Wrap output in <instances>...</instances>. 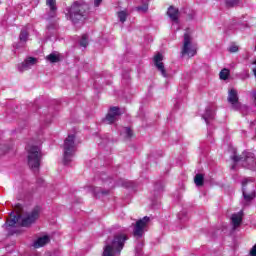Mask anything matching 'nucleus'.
<instances>
[{
    "instance_id": "f257e3e1",
    "label": "nucleus",
    "mask_w": 256,
    "mask_h": 256,
    "mask_svg": "<svg viewBox=\"0 0 256 256\" xmlns=\"http://www.w3.org/2000/svg\"><path fill=\"white\" fill-rule=\"evenodd\" d=\"M128 239L124 233H117L113 238H108L102 256L121 255V251L125 247V241Z\"/></svg>"
},
{
    "instance_id": "f03ea898",
    "label": "nucleus",
    "mask_w": 256,
    "mask_h": 256,
    "mask_svg": "<svg viewBox=\"0 0 256 256\" xmlns=\"http://www.w3.org/2000/svg\"><path fill=\"white\" fill-rule=\"evenodd\" d=\"M26 151L28 167H30L32 171H39V167H41V159H43L41 147L37 145H28Z\"/></svg>"
},
{
    "instance_id": "7ed1b4c3",
    "label": "nucleus",
    "mask_w": 256,
    "mask_h": 256,
    "mask_svg": "<svg viewBox=\"0 0 256 256\" xmlns=\"http://www.w3.org/2000/svg\"><path fill=\"white\" fill-rule=\"evenodd\" d=\"M89 11V5L83 1H76L72 4L69 10V19L72 23L77 24L79 21H83L87 17Z\"/></svg>"
},
{
    "instance_id": "20e7f679",
    "label": "nucleus",
    "mask_w": 256,
    "mask_h": 256,
    "mask_svg": "<svg viewBox=\"0 0 256 256\" xmlns=\"http://www.w3.org/2000/svg\"><path fill=\"white\" fill-rule=\"evenodd\" d=\"M77 148L75 147V135H68L64 140L63 145V163L64 165H69L73 158L75 157V152Z\"/></svg>"
},
{
    "instance_id": "39448f33",
    "label": "nucleus",
    "mask_w": 256,
    "mask_h": 256,
    "mask_svg": "<svg viewBox=\"0 0 256 256\" xmlns=\"http://www.w3.org/2000/svg\"><path fill=\"white\" fill-rule=\"evenodd\" d=\"M242 195L244 198L243 205L245 206L255 199V184H253V180L244 179L242 181Z\"/></svg>"
},
{
    "instance_id": "423d86ee",
    "label": "nucleus",
    "mask_w": 256,
    "mask_h": 256,
    "mask_svg": "<svg viewBox=\"0 0 256 256\" xmlns=\"http://www.w3.org/2000/svg\"><path fill=\"white\" fill-rule=\"evenodd\" d=\"M231 159H233L234 163H239V161H241L243 167L246 169H255L256 158L255 154L252 152L244 151L240 156L234 154Z\"/></svg>"
},
{
    "instance_id": "0eeeda50",
    "label": "nucleus",
    "mask_w": 256,
    "mask_h": 256,
    "mask_svg": "<svg viewBox=\"0 0 256 256\" xmlns=\"http://www.w3.org/2000/svg\"><path fill=\"white\" fill-rule=\"evenodd\" d=\"M197 55V48L191 43V35L189 33L184 34V41L181 50V57H195Z\"/></svg>"
},
{
    "instance_id": "6e6552de",
    "label": "nucleus",
    "mask_w": 256,
    "mask_h": 256,
    "mask_svg": "<svg viewBox=\"0 0 256 256\" xmlns=\"http://www.w3.org/2000/svg\"><path fill=\"white\" fill-rule=\"evenodd\" d=\"M228 103H230L231 108L234 111H247V106L241 105V102H239V94L237 93V90L235 89H230L228 91V98H227Z\"/></svg>"
},
{
    "instance_id": "1a4fd4ad",
    "label": "nucleus",
    "mask_w": 256,
    "mask_h": 256,
    "mask_svg": "<svg viewBox=\"0 0 256 256\" xmlns=\"http://www.w3.org/2000/svg\"><path fill=\"white\" fill-rule=\"evenodd\" d=\"M39 215H41V208L37 206L32 211L25 214V216L21 219L20 225L22 227H31L33 223L39 219Z\"/></svg>"
},
{
    "instance_id": "9d476101",
    "label": "nucleus",
    "mask_w": 256,
    "mask_h": 256,
    "mask_svg": "<svg viewBox=\"0 0 256 256\" xmlns=\"http://www.w3.org/2000/svg\"><path fill=\"white\" fill-rule=\"evenodd\" d=\"M149 221H151V219L145 216L136 222L133 230L134 237H137V239H141V237H143L145 231H147V225H149Z\"/></svg>"
},
{
    "instance_id": "9b49d317",
    "label": "nucleus",
    "mask_w": 256,
    "mask_h": 256,
    "mask_svg": "<svg viewBox=\"0 0 256 256\" xmlns=\"http://www.w3.org/2000/svg\"><path fill=\"white\" fill-rule=\"evenodd\" d=\"M119 117H121V110L119 107H111L104 121L108 123V125H111L112 123H115Z\"/></svg>"
},
{
    "instance_id": "f8f14e48",
    "label": "nucleus",
    "mask_w": 256,
    "mask_h": 256,
    "mask_svg": "<svg viewBox=\"0 0 256 256\" xmlns=\"http://www.w3.org/2000/svg\"><path fill=\"white\" fill-rule=\"evenodd\" d=\"M154 65L158 71H160L162 77H169L167 70L165 69V64H163V55L158 53L154 56Z\"/></svg>"
},
{
    "instance_id": "ddd939ff",
    "label": "nucleus",
    "mask_w": 256,
    "mask_h": 256,
    "mask_svg": "<svg viewBox=\"0 0 256 256\" xmlns=\"http://www.w3.org/2000/svg\"><path fill=\"white\" fill-rule=\"evenodd\" d=\"M10 217H12V218L8 219L6 221V223L2 226L7 231H11V229H13V227H17V225H19V222L21 221V215H19V214L15 215L14 212L10 213Z\"/></svg>"
},
{
    "instance_id": "4468645a",
    "label": "nucleus",
    "mask_w": 256,
    "mask_h": 256,
    "mask_svg": "<svg viewBox=\"0 0 256 256\" xmlns=\"http://www.w3.org/2000/svg\"><path fill=\"white\" fill-rule=\"evenodd\" d=\"M37 64V58H33V57H28L25 61H23L22 63L18 64V71H20V73H23V71H29V69H31V67H33V65Z\"/></svg>"
},
{
    "instance_id": "2eb2a0df",
    "label": "nucleus",
    "mask_w": 256,
    "mask_h": 256,
    "mask_svg": "<svg viewBox=\"0 0 256 256\" xmlns=\"http://www.w3.org/2000/svg\"><path fill=\"white\" fill-rule=\"evenodd\" d=\"M202 119H204L206 125H209L215 119V112L211 106L206 107Z\"/></svg>"
},
{
    "instance_id": "dca6fc26",
    "label": "nucleus",
    "mask_w": 256,
    "mask_h": 256,
    "mask_svg": "<svg viewBox=\"0 0 256 256\" xmlns=\"http://www.w3.org/2000/svg\"><path fill=\"white\" fill-rule=\"evenodd\" d=\"M46 5L49 8L48 15L50 18L56 17L57 15V1L56 0H46Z\"/></svg>"
},
{
    "instance_id": "f3484780",
    "label": "nucleus",
    "mask_w": 256,
    "mask_h": 256,
    "mask_svg": "<svg viewBox=\"0 0 256 256\" xmlns=\"http://www.w3.org/2000/svg\"><path fill=\"white\" fill-rule=\"evenodd\" d=\"M168 17L173 21L174 23H179V9L170 6L167 11Z\"/></svg>"
},
{
    "instance_id": "a211bd4d",
    "label": "nucleus",
    "mask_w": 256,
    "mask_h": 256,
    "mask_svg": "<svg viewBox=\"0 0 256 256\" xmlns=\"http://www.w3.org/2000/svg\"><path fill=\"white\" fill-rule=\"evenodd\" d=\"M57 29L58 26L56 22H51L46 26V35L47 37H54V35H57Z\"/></svg>"
},
{
    "instance_id": "6ab92c4d",
    "label": "nucleus",
    "mask_w": 256,
    "mask_h": 256,
    "mask_svg": "<svg viewBox=\"0 0 256 256\" xmlns=\"http://www.w3.org/2000/svg\"><path fill=\"white\" fill-rule=\"evenodd\" d=\"M233 229H237L239 225H241V221H243V212H239L236 214H233L231 217Z\"/></svg>"
},
{
    "instance_id": "aec40b11",
    "label": "nucleus",
    "mask_w": 256,
    "mask_h": 256,
    "mask_svg": "<svg viewBox=\"0 0 256 256\" xmlns=\"http://www.w3.org/2000/svg\"><path fill=\"white\" fill-rule=\"evenodd\" d=\"M49 241H50L49 236H42L34 242L33 247L35 249H39V247H45V245H47Z\"/></svg>"
},
{
    "instance_id": "412c9836",
    "label": "nucleus",
    "mask_w": 256,
    "mask_h": 256,
    "mask_svg": "<svg viewBox=\"0 0 256 256\" xmlns=\"http://www.w3.org/2000/svg\"><path fill=\"white\" fill-rule=\"evenodd\" d=\"M204 181L205 177L203 176V174H196V176L194 177V183L196 187H203Z\"/></svg>"
},
{
    "instance_id": "4be33fe9",
    "label": "nucleus",
    "mask_w": 256,
    "mask_h": 256,
    "mask_svg": "<svg viewBox=\"0 0 256 256\" xmlns=\"http://www.w3.org/2000/svg\"><path fill=\"white\" fill-rule=\"evenodd\" d=\"M19 39L21 43H27V39H29V31L26 28H23L20 32Z\"/></svg>"
},
{
    "instance_id": "5701e85b",
    "label": "nucleus",
    "mask_w": 256,
    "mask_h": 256,
    "mask_svg": "<svg viewBox=\"0 0 256 256\" xmlns=\"http://www.w3.org/2000/svg\"><path fill=\"white\" fill-rule=\"evenodd\" d=\"M46 59L50 63H59V61H60L59 54H57V53L49 54L48 56H46Z\"/></svg>"
},
{
    "instance_id": "b1692460",
    "label": "nucleus",
    "mask_w": 256,
    "mask_h": 256,
    "mask_svg": "<svg viewBox=\"0 0 256 256\" xmlns=\"http://www.w3.org/2000/svg\"><path fill=\"white\" fill-rule=\"evenodd\" d=\"M229 74H230L229 69L227 68L222 69L219 74L220 79H222V81H227V79H229Z\"/></svg>"
},
{
    "instance_id": "393cba45",
    "label": "nucleus",
    "mask_w": 256,
    "mask_h": 256,
    "mask_svg": "<svg viewBox=\"0 0 256 256\" xmlns=\"http://www.w3.org/2000/svg\"><path fill=\"white\" fill-rule=\"evenodd\" d=\"M89 45V36L87 34H83L80 40L81 47H87Z\"/></svg>"
},
{
    "instance_id": "a878e982",
    "label": "nucleus",
    "mask_w": 256,
    "mask_h": 256,
    "mask_svg": "<svg viewBox=\"0 0 256 256\" xmlns=\"http://www.w3.org/2000/svg\"><path fill=\"white\" fill-rule=\"evenodd\" d=\"M122 135H124V137H126V139H131V137H133V130L131 128H124Z\"/></svg>"
},
{
    "instance_id": "bb28decb",
    "label": "nucleus",
    "mask_w": 256,
    "mask_h": 256,
    "mask_svg": "<svg viewBox=\"0 0 256 256\" xmlns=\"http://www.w3.org/2000/svg\"><path fill=\"white\" fill-rule=\"evenodd\" d=\"M95 197H103L104 195H109V190H100L96 189L94 190Z\"/></svg>"
},
{
    "instance_id": "cd10ccee",
    "label": "nucleus",
    "mask_w": 256,
    "mask_h": 256,
    "mask_svg": "<svg viewBox=\"0 0 256 256\" xmlns=\"http://www.w3.org/2000/svg\"><path fill=\"white\" fill-rule=\"evenodd\" d=\"M118 18L121 23H125V21H127V12L125 11L118 12Z\"/></svg>"
},
{
    "instance_id": "c85d7f7f",
    "label": "nucleus",
    "mask_w": 256,
    "mask_h": 256,
    "mask_svg": "<svg viewBox=\"0 0 256 256\" xmlns=\"http://www.w3.org/2000/svg\"><path fill=\"white\" fill-rule=\"evenodd\" d=\"M137 11H140L141 13H147V11L149 10V5L144 4L142 6H138Z\"/></svg>"
},
{
    "instance_id": "c756f323",
    "label": "nucleus",
    "mask_w": 256,
    "mask_h": 256,
    "mask_svg": "<svg viewBox=\"0 0 256 256\" xmlns=\"http://www.w3.org/2000/svg\"><path fill=\"white\" fill-rule=\"evenodd\" d=\"M229 53H237V51H239V46L232 44L229 48H228Z\"/></svg>"
},
{
    "instance_id": "7c9ffc66",
    "label": "nucleus",
    "mask_w": 256,
    "mask_h": 256,
    "mask_svg": "<svg viewBox=\"0 0 256 256\" xmlns=\"http://www.w3.org/2000/svg\"><path fill=\"white\" fill-rule=\"evenodd\" d=\"M237 3H239V0H226L227 7H234Z\"/></svg>"
},
{
    "instance_id": "2f4dec72",
    "label": "nucleus",
    "mask_w": 256,
    "mask_h": 256,
    "mask_svg": "<svg viewBox=\"0 0 256 256\" xmlns=\"http://www.w3.org/2000/svg\"><path fill=\"white\" fill-rule=\"evenodd\" d=\"M103 0H94L95 7H99Z\"/></svg>"
},
{
    "instance_id": "473e14b6",
    "label": "nucleus",
    "mask_w": 256,
    "mask_h": 256,
    "mask_svg": "<svg viewBox=\"0 0 256 256\" xmlns=\"http://www.w3.org/2000/svg\"><path fill=\"white\" fill-rule=\"evenodd\" d=\"M141 247H143V244H138V246L136 247V251L138 253H141Z\"/></svg>"
},
{
    "instance_id": "72a5a7b5",
    "label": "nucleus",
    "mask_w": 256,
    "mask_h": 256,
    "mask_svg": "<svg viewBox=\"0 0 256 256\" xmlns=\"http://www.w3.org/2000/svg\"><path fill=\"white\" fill-rule=\"evenodd\" d=\"M251 125H255V122H252Z\"/></svg>"
},
{
    "instance_id": "f704fd0d",
    "label": "nucleus",
    "mask_w": 256,
    "mask_h": 256,
    "mask_svg": "<svg viewBox=\"0 0 256 256\" xmlns=\"http://www.w3.org/2000/svg\"><path fill=\"white\" fill-rule=\"evenodd\" d=\"M178 217H179V219H181V214H179V216H178Z\"/></svg>"
},
{
    "instance_id": "c9c22d12",
    "label": "nucleus",
    "mask_w": 256,
    "mask_h": 256,
    "mask_svg": "<svg viewBox=\"0 0 256 256\" xmlns=\"http://www.w3.org/2000/svg\"><path fill=\"white\" fill-rule=\"evenodd\" d=\"M101 179L104 180L105 178L102 176Z\"/></svg>"
},
{
    "instance_id": "e433bc0d",
    "label": "nucleus",
    "mask_w": 256,
    "mask_h": 256,
    "mask_svg": "<svg viewBox=\"0 0 256 256\" xmlns=\"http://www.w3.org/2000/svg\"><path fill=\"white\" fill-rule=\"evenodd\" d=\"M232 169H235V166H232Z\"/></svg>"
}]
</instances>
